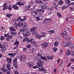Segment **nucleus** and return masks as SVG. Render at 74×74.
I'll list each match as a JSON object with an SVG mask.
<instances>
[{
    "instance_id": "49",
    "label": "nucleus",
    "mask_w": 74,
    "mask_h": 74,
    "mask_svg": "<svg viewBox=\"0 0 74 74\" xmlns=\"http://www.w3.org/2000/svg\"><path fill=\"white\" fill-rule=\"evenodd\" d=\"M53 51H54V52H56V51H57V48H56V47L53 48Z\"/></svg>"
},
{
    "instance_id": "5",
    "label": "nucleus",
    "mask_w": 74,
    "mask_h": 74,
    "mask_svg": "<svg viewBox=\"0 0 74 74\" xmlns=\"http://www.w3.org/2000/svg\"><path fill=\"white\" fill-rule=\"evenodd\" d=\"M13 65L15 68H17L18 65H17V58H15L13 62Z\"/></svg>"
},
{
    "instance_id": "31",
    "label": "nucleus",
    "mask_w": 74,
    "mask_h": 74,
    "mask_svg": "<svg viewBox=\"0 0 74 74\" xmlns=\"http://www.w3.org/2000/svg\"><path fill=\"white\" fill-rule=\"evenodd\" d=\"M4 27L1 26L0 27V30L1 31H4Z\"/></svg>"
},
{
    "instance_id": "52",
    "label": "nucleus",
    "mask_w": 74,
    "mask_h": 74,
    "mask_svg": "<svg viewBox=\"0 0 74 74\" xmlns=\"http://www.w3.org/2000/svg\"><path fill=\"white\" fill-rule=\"evenodd\" d=\"M46 19L47 22H51V19Z\"/></svg>"
},
{
    "instance_id": "64",
    "label": "nucleus",
    "mask_w": 74,
    "mask_h": 74,
    "mask_svg": "<svg viewBox=\"0 0 74 74\" xmlns=\"http://www.w3.org/2000/svg\"><path fill=\"white\" fill-rule=\"evenodd\" d=\"M11 72V71H8V72H7V74H11L10 73Z\"/></svg>"
},
{
    "instance_id": "36",
    "label": "nucleus",
    "mask_w": 74,
    "mask_h": 74,
    "mask_svg": "<svg viewBox=\"0 0 74 74\" xmlns=\"http://www.w3.org/2000/svg\"><path fill=\"white\" fill-rule=\"evenodd\" d=\"M55 33V31L53 30H51L49 31V34H53V33Z\"/></svg>"
},
{
    "instance_id": "40",
    "label": "nucleus",
    "mask_w": 74,
    "mask_h": 74,
    "mask_svg": "<svg viewBox=\"0 0 74 74\" xmlns=\"http://www.w3.org/2000/svg\"><path fill=\"white\" fill-rule=\"evenodd\" d=\"M14 44L16 45H17V46H18V45L19 44V42L18 41L16 40L15 42L14 43Z\"/></svg>"
},
{
    "instance_id": "26",
    "label": "nucleus",
    "mask_w": 74,
    "mask_h": 74,
    "mask_svg": "<svg viewBox=\"0 0 74 74\" xmlns=\"http://www.w3.org/2000/svg\"><path fill=\"white\" fill-rule=\"evenodd\" d=\"M54 45L55 47H58L59 45V42H55L54 44Z\"/></svg>"
},
{
    "instance_id": "32",
    "label": "nucleus",
    "mask_w": 74,
    "mask_h": 74,
    "mask_svg": "<svg viewBox=\"0 0 74 74\" xmlns=\"http://www.w3.org/2000/svg\"><path fill=\"white\" fill-rule=\"evenodd\" d=\"M63 3V2L62 1H60L58 2V5H62Z\"/></svg>"
},
{
    "instance_id": "13",
    "label": "nucleus",
    "mask_w": 74,
    "mask_h": 74,
    "mask_svg": "<svg viewBox=\"0 0 74 74\" xmlns=\"http://www.w3.org/2000/svg\"><path fill=\"white\" fill-rule=\"evenodd\" d=\"M17 5H23L25 4V2H17Z\"/></svg>"
},
{
    "instance_id": "51",
    "label": "nucleus",
    "mask_w": 74,
    "mask_h": 74,
    "mask_svg": "<svg viewBox=\"0 0 74 74\" xmlns=\"http://www.w3.org/2000/svg\"><path fill=\"white\" fill-rule=\"evenodd\" d=\"M23 37H26L27 36V35H26V34L24 33H23Z\"/></svg>"
},
{
    "instance_id": "48",
    "label": "nucleus",
    "mask_w": 74,
    "mask_h": 74,
    "mask_svg": "<svg viewBox=\"0 0 74 74\" xmlns=\"http://www.w3.org/2000/svg\"><path fill=\"white\" fill-rule=\"evenodd\" d=\"M38 63H43V62H42L40 59H39L38 60Z\"/></svg>"
},
{
    "instance_id": "35",
    "label": "nucleus",
    "mask_w": 74,
    "mask_h": 74,
    "mask_svg": "<svg viewBox=\"0 0 74 74\" xmlns=\"http://www.w3.org/2000/svg\"><path fill=\"white\" fill-rule=\"evenodd\" d=\"M36 38H37L38 39H40L41 38H42V37L41 35H37V36H36Z\"/></svg>"
},
{
    "instance_id": "42",
    "label": "nucleus",
    "mask_w": 74,
    "mask_h": 74,
    "mask_svg": "<svg viewBox=\"0 0 74 74\" xmlns=\"http://www.w3.org/2000/svg\"><path fill=\"white\" fill-rule=\"evenodd\" d=\"M34 59L36 61H37V60H38L39 59H38V57L37 56H36Z\"/></svg>"
},
{
    "instance_id": "2",
    "label": "nucleus",
    "mask_w": 74,
    "mask_h": 74,
    "mask_svg": "<svg viewBox=\"0 0 74 74\" xmlns=\"http://www.w3.org/2000/svg\"><path fill=\"white\" fill-rule=\"evenodd\" d=\"M22 27L23 29H21L20 30V31L21 33H23L25 32V31L29 29V26L27 25V23H24Z\"/></svg>"
},
{
    "instance_id": "4",
    "label": "nucleus",
    "mask_w": 74,
    "mask_h": 74,
    "mask_svg": "<svg viewBox=\"0 0 74 74\" xmlns=\"http://www.w3.org/2000/svg\"><path fill=\"white\" fill-rule=\"evenodd\" d=\"M19 59L21 62H24L26 60V58L24 55H21L20 56Z\"/></svg>"
},
{
    "instance_id": "25",
    "label": "nucleus",
    "mask_w": 74,
    "mask_h": 74,
    "mask_svg": "<svg viewBox=\"0 0 74 74\" xmlns=\"http://www.w3.org/2000/svg\"><path fill=\"white\" fill-rule=\"evenodd\" d=\"M71 53V51H69V50H67V52L66 53V55L67 56H69L70 55V53Z\"/></svg>"
},
{
    "instance_id": "23",
    "label": "nucleus",
    "mask_w": 74,
    "mask_h": 74,
    "mask_svg": "<svg viewBox=\"0 0 74 74\" xmlns=\"http://www.w3.org/2000/svg\"><path fill=\"white\" fill-rule=\"evenodd\" d=\"M38 69L39 71H45V69L43 68H40Z\"/></svg>"
},
{
    "instance_id": "28",
    "label": "nucleus",
    "mask_w": 74,
    "mask_h": 74,
    "mask_svg": "<svg viewBox=\"0 0 74 74\" xmlns=\"http://www.w3.org/2000/svg\"><path fill=\"white\" fill-rule=\"evenodd\" d=\"M40 58L41 59H42V60H47V57L44 56H42Z\"/></svg>"
},
{
    "instance_id": "30",
    "label": "nucleus",
    "mask_w": 74,
    "mask_h": 74,
    "mask_svg": "<svg viewBox=\"0 0 74 74\" xmlns=\"http://www.w3.org/2000/svg\"><path fill=\"white\" fill-rule=\"evenodd\" d=\"M12 16V14H6V16L7 18H10V17Z\"/></svg>"
},
{
    "instance_id": "47",
    "label": "nucleus",
    "mask_w": 74,
    "mask_h": 74,
    "mask_svg": "<svg viewBox=\"0 0 74 74\" xmlns=\"http://www.w3.org/2000/svg\"><path fill=\"white\" fill-rule=\"evenodd\" d=\"M31 7V5H29L27 6V10H29V8H30Z\"/></svg>"
},
{
    "instance_id": "45",
    "label": "nucleus",
    "mask_w": 74,
    "mask_h": 74,
    "mask_svg": "<svg viewBox=\"0 0 74 74\" xmlns=\"http://www.w3.org/2000/svg\"><path fill=\"white\" fill-rule=\"evenodd\" d=\"M47 19H46L44 21L43 23H44V24H47Z\"/></svg>"
},
{
    "instance_id": "58",
    "label": "nucleus",
    "mask_w": 74,
    "mask_h": 74,
    "mask_svg": "<svg viewBox=\"0 0 74 74\" xmlns=\"http://www.w3.org/2000/svg\"><path fill=\"white\" fill-rule=\"evenodd\" d=\"M71 55L74 57V51L72 52L71 53Z\"/></svg>"
},
{
    "instance_id": "34",
    "label": "nucleus",
    "mask_w": 74,
    "mask_h": 74,
    "mask_svg": "<svg viewBox=\"0 0 74 74\" xmlns=\"http://www.w3.org/2000/svg\"><path fill=\"white\" fill-rule=\"evenodd\" d=\"M70 44V42H69L68 43L65 42L64 44V46L66 47V46H69V45Z\"/></svg>"
},
{
    "instance_id": "43",
    "label": "nucleus",
    "mask_w": 74,
    "mask_h": 74,
    "mask_svg": "<svg viewBox=\"0 0 74 74\" xmlns=\"http://www.w3.org/2000/svg\"><path fill=\"white\" fill-rule=\"evenodd\" d=\"M4 36H1L0 40L1 41H2V40H4Z\"/></svg>"
},
{
    "instance_id": "44",
    "label": "nucleus",
    "mask_w": 74,
    "mask_h": 74,
    "mask_svg": "<svg viewBox=\"0 0 74 74\" xmlns=\"http://www.w3.org/2000/svg\"><path fill=\"white\" fill-rule=\"evenodd\" d=\"M53 4H54V5L55 7V8H56H56H57V5H56V3L54 2L53 3Z\"/></svg>"
},
{
    "instance_id": "61",
    "label": "nucleus",
    "mask_w": 74,
    "mask_h": 74,
    "mask_svg": "<svg viewBox=\"0 0 74 74\" xmlns=\"http://www.w3.org/2000/svg\"><path fill=\"white\" fill-rule=\"evenodd\" d=\"M33 34H34V35L36 37V36H37L38 35V34L36 33H34V32L33 33Z\"/></svg>"
},
{
    "instance_id": "20",
    "label": "nucleus",
    "mask_w": 74,
    "mask_h": 74,
    "mask_svg": "<svg viewBox=\"0 0 74 74\" xmlns=\"http://www.w3.org/2000/svg\"><path fill=\"white\" fill-rule=\"evenodd\" d=\"M17 26H19V27H20V26H21V27H22V26H23V23L22 22H19V23H18L17 24Z\"/></svg>"
},
{
    "instance_id": "21",
    "label": "nucleus",
    "mask_w": 74,
    "mask_h": 74,
    "mask_svg": "<svg viewBox=\"0 0 74 74\" xmlns=\"http://www.w3.org/2000/svg\"><path fill=\"white\" fill-rule=\"evenodd\" d=\"M25 33L27 36H28L29 35H30V32L29 30H27L25 31Z\"/></svg>"
},
{
    "instance_id": "14",
    "label": "nucleus",
    "mask_w": 74,
    "mask_h": 74,
    "mask_svg": "<svg viewBox=\"0 0 74 74\" xmlns=\"http://www.w3.org/2000/svg\"><path fill=\"white\" fill-rule=\"evenodd\" d=\"M1 70L4 73H6V72H7V70L4 67V66L2 67V69H1Z\"/></svg>"
},
{
    "instance_id": "38",
    "label": "nucleus",
    "mask_w": 74,
    "mask_h": 74,
    "mask_svg": "<svg viewBox=\"0 0 74 74\" xmlns=\"http://www.w3.org/2000/svg\"><path fill=\"white\" fill-rule=\"evenodd\" d=\"M7 8L8 9V10H12V7L10 5H9L8 7V6Z\"/></svg>"
},
{
    "instance_id": "10",
    "label": "nucleus",
    "mask_w": 74,
    "mask_h": 74,
    "mask_svg": "<svg viewBox=\"0 0 74 74\" xmlns=\"http://www.w3.org/2000/svg\"><path fill=\"white\" fill-rule=\"evenodd\" d=\"M32 62H29L28 64V66L30 68H33L34 66Z\"/></svg>"
},
{
    "instance_id": "41",
    "label": "nucleus",
    "mask_w": 74,
    "mask_h": 74,
    "mask_svg": "<svg viewBox=\"0 0 74 74\" xmlns=\"http://www.w3.org/2000/svg\"><path fill=\"white\" fill-rule=\"evenodd\" d=\"M23 18H24L21 19V21H22V22H23L24 21H25V19H26V17H25V16H24Z\"/></svg>"
},
{
    "instance_id": "8",
    "label": "nucleus",
    "mask_w": 74,
    "mask_h": 74,
    "mask_svg": "<svg viewBox=\"0 0 74 74\" xmlns=\"http://www.w3.org/2000/svg\"><path fill=\"white\" fill-rule=\"evenodd\" d=\"M3 10H7V8L8 7V5L7 3H5L3 5Z\"/></svg>"
},
{
    "instance_id": "37",
    "label": "nucleus",
    "mask_w": 74,
    "mask_h": 74,
    "mask_svg": "<svg viewBox=\"0 0 74 74\" xmlns=\"http://www.w3.org/2000/svg\"><path fill=\"white\" fill-rule=\"evenodd\" d=\"M29 40V38H26L23 39V42H25L26 41H27Z\"/></svg>"
},
{
    "instance_id": "6",
    "label": "nucleus",
    "mask_w": 74,
    "mask_h": 74,
    "mask_svg": "<svg viewBox=\"0 0 74 74\" xmlns=\"http://www.w3.org/2000/svg\"><path fill=\"white\" fill-rule=\"evenodd\" d=\"M30 40L31 44H34V45L35 46L37 45V42H36V41H34V39L33 38H31Z\"/></svg>"
},
{
    "instance_id": "18",
    "label": "nucleus",
    "mask_w": 74,
    "mask_h": 74,
    "mask_svg": "<svg viewBox=\"0 0 74 74\" xmlns=\"http://www.w3.org/2000/svg\"><path fill=\"white\" fill-rule=\"evenodd\" d=\"M41 36L42 37H46V34H45V33L44 32H41Z\"/></svg>"
},
{
    "instance_id": "1",
    "label": "nucleus",
    "mask_w": 74,
    "mask_h": 74,
    "mask_svg": "<svg viewBox=\"0 0 74 74\" xmlns=\"http://www.w3.org/2000/svg\"><path fill=\"white\" fill-rule=\"evenodd\" d=\"M32 15L34 18H36L38 16V17H40L41 14L39 12H36V11H32L31 12Z\"/></svg>"
},
{
    "instance_id": "63",
    "label": "nucleus",
    "mask_w": 74,
    "mask_h": 74,
    "mask_svg": "<svg viewBox=\"0 0 74 74\" xmlns=\"http://www.w3.org/2000/svg\"><path fill=\"white\" fill-rule=\"evenodd\" d=\"M68 29V30L69 31V32H72V31H71V28L69 29Z\"/></svg>"
},
{
    "instance_id": "53",
    "label": "nucleus",
    "mask_w": 74,
    "mask_h": 74,
    "mask_svg": "<svg viewBox=\"0 0 74 74\" xmlns=\"http://www.w3.org/2000/svg\"><path fill=\"white\" fill-rule=\"evenodd\" d=\"M30 47H31V46H30V44H28L27 45V48H30Z\"/></svg>"
},
{
    "instance_id": "11",
    "label": "nucleus",
    "mask_w": 74,
    "mask_h": 74,
    "mask_svg": "<svg viewBox=\"0 0 74 74\" xmlns=\"http://www.w3.org/2000/svg\"><path fill=\"white\" fill-rule=\"evenodd\" d=\"M67 32H64L63 33H62V36L63 38H66L67 37Z\"/></svg>"
},
{
    "instance_id": "7",
    "label": "nucleus",
    "mask_w": 74,
    "mask_h": 74,
    "mask_svg": "<svg viewBox=\"0 0 74 74\" xmlns=\"http://www.w3.org/2000/svg\"><path fill=\"white\" fill-rule=\"evenodd\" d=\"M42 48H46L48 46V43L47 42H44L42 44Z\"/></svg>"
},
{
    "instance_id": "46",
    "label": "nucleus",
    "mask_w": 74,
    "mask_h": 74,
    "mask_svg": "<svg viewBox=\"0 0 74 74\" xmlns=\"http://www.w3.org/2000/svg\"><path fill=\"white\" fill-rule=\"evenodd\" d=\"M11 34H12V35H15V34H16V32H11Z\"/></svg>"
},
{
    "instance_id": "16",
    "label": "nucleus",
    "mask_w": 74,
    "mask_h": 74,
    "mask_svg": "<svg viewBox=\"0 0 74 74\" xmlns=\"http://www.w3.org/2000/svg\"><path fill=\"white\" fill-rule=\"evenodd\" d=\"M69 47L71 48H73L74 47V44L73 43H70L69 44Z\"/></svg>"
},
{
    "instance_id": "22",
    "label": "nucleus",
    "mask_w": 74,
    "mask_h": 74,
    "mask_svg": "<svg viewBox=\"0 0 74 74\" xmlns=\"http://www.w3.org/2000/svg\"><path fill=\"white\" fill-rule=\"evenodd\" d=\"M10 66L11 65L10 64H7V67L8 69L9 70H11V68H10Z\"/></svg>"
},
{
    "instance_id": "50",
    "label": "nucleus",
    "mask_w": 74,
    "mask_h": 74,
    "mask_svg": "<svg viewBox=\"0 0 74 74\" xmlns=\"http://www.w3.org/2000/svg\"><path fill=\"white\" fill-rule=\"evenodd\" d=\"M38 56H40L41 58L42 56V55L40 53H38Z\"/></svg>"
},
{
    "instance_id": "19",
    "label": "nucleus",
    "mask_w": 74,
    "mask_h": 74,
    "mask_svg": "<svg viewBox=\"0 0 74 74\" xmlns=\"http://www.w3.org/2000/svg\"><path fill=\"white\" fill-rule=\"evenodd\" d=\"M9 29L11 32H15V29H14L12 27H9Z\"/></svg>"
},
{
    "instance_id": "29",
    "label": "nucleus",
    "mask_w": 74,
    "mask_h": 74,
    "mask_svg": "<svg viewBox=\"0 0 74 74\" xmlns=\"http://www.w3.org/2000/svg\"><path fill=\"white\" fill-rule=\"evenodd\" d=\"M42 63H37V65L38 66V67H42Z\"/></svg>"
},
{
    "instance_id": "15",
    "label": "nucleus",
    "mask_w": 74,
    "mask_h": 74,
    "mask_svg": "<svg viewBox=\"0 0 74 74\" xmlns=\"http://www.w3.org/2000/svg\"><path fill=\"white\" fill-rule=\"evenodd\" d=\"M12 7L13 8H14V9L16 10H18V7L16 5H14L12 6Z\"/></svg>"
},
{
    "instance_id": "3",
    "label": "nucleus",
    "mask_w": 74,
    "mask_h": 74,
    "mask_svg": "<svg viewBox=\"0 0 74 74\" xmlns=\"http://www.w3.org/2000/svg\"><path fill=\"white\" fill-rule=\"evenodd\" d=\"M4 36L5 37H7V38H6V40L7 41H10V39H11L12 38V35H9L8 34H5L4 35Z\"/></svg>"
},
{
    "instance_id": "59",
    "label": "nucleus",
    "mask_w": 74,
    "mask_h": 74,
    "mask_svg": "<svg viewBox=\"0 0 74 74\" xmlns=\"http://www.w3.org/2000/svg\"><path fill=\"white\" fill-rule=\"evenodd\" d=\"M67 27L68 28V29H71V26H67Z\"/></svg>"
},
{
    "instance_id": "39",
    "label": "nucleus",
    "mask_w": 74,
    "mask_h": 74,
    "mask_svg": "<svg viewBox=\"0 0 74 74\" xmlns=\"http://www.w3.org/2000/svg\"><path fill=\"white\" fill-rule=\"evenodd\" d=\"M65 1L66 4H69V3H71L70 1V0H65Z\"/></svg>"
},
{
    "instance_id": "60",
    "label": "nucleus",
    "mask_w": 74,
    "mask_h": 74,
    "mask_svg": "<svg viewBox=\"0 0 74 74\" xmlns=\"http://www.w3.org/2000/svg\"><path fill=\"white\" fill-rule=\"evenodd\" d=\"M38 67V66H34L33 68V69H36V68H37Z\"/></svg>"
},
{
    "instance_id": "54",
    "label": "nucleus",
    "mask_w": 74,
    "mask_h": 74,
    "mask_svg": "<svg viewBox=\"0 0 74 74\" xmlns=\"http://www.w3.org/2000/svg\"><path fill=\"white\" fill-rule=\"evenodd\" d=\"M17 21H18L19 22L21 21V18L18 17L17 18Z\"/></svg>"
},
{
    "instance_id": "55",
    "label": "nucleus",
    "mask_w": 74,
    "mask_h": 74,
    "mask_svg": "<svg viewBox=\"0 0 74 74\" xmlns=\"http://www.w3.org/2000/svg\"><path fill=\"white\" fill-rule=\"evenodd\" d=\"M8 55H9V56H11V57H12V56H14L13 54L12 53L8 54Z\"/></svg>"
},
{
    "instance_id": "62",
    "label": "nucleus",
    "mask_w": 74,
    "mask_h": 74,
    "mask_svg": "<svg viewBox=\"0 0 74 74\" xmlns=\"http://www.w3.org/2000/svg\"><path fill=\"white\" fill-rule=\"evenodd\" d=\"M69 39H70V38H69V37H67L66 38V41L69 40Z\"/></svg>"
},
{
    "instance_id": "24",
    "label": "nucleus",
    "mask_w": 74,
    "mask_h": 74,
    "mask_svg": "<svg viewBox=\"0 0 74 74\" xmlns=\"http://www.w3.org/2000/svg\"><path fill=\"white\" fill-rule=\"evenodd\" d=\"M37 28L36 27H34L32 28L31 29V32H33L34 30H37Z\"/></svg>"
},
{
    "instance_id": "27",
    "label": "nucleus",
    "mask_w": 74,
    "mask_h": 74,
    "mask_svg": "<svg viewBox=\"0 0 74 74\" xmlns=\"http://www.w3.org/2000/svg\"><path fill=\"white\" fill-rule=\"evenodd\" d=\"M37 11H38V12H42V13H44L45 12V10H42V9H38L37 10Z\"/></svg>"
},
{
    "instance_id": "56",
    "label": "nucleus",
    "mask_w": 74,
    "mask_h": 74,
    "mask_svg": "<svg viewBox=\"0 0 74 74\" xmlns=\"http://www.w3.org/2000/svg\"><path fill=\"white\" fill-rule=\"evenodd\" d=\"M39 17H38V16H37L36 18V19L37 21H39V20L40 19V18H39Z\"/></svg>"
},
{
    "instance_id": "9",
    "label": "nucleus",
    "mask_w": 74,
    "mask_h": 74,
    "mask_svg": "<svg viewBox=\"0 0 74 74\" xmlns=\"http://www.w3.org/2000/svg\"><path fill=\"white\" fill-rule=\"evenodd\" d=\"M0 48H1V50L3 51L4 52L6 51V47L4 46H1V44H0Z\"/></svg>"
},
{
    "instance_id": "57",
    "label": "nucleus",
    "mask_w": 74,
    "mask_h": 74,
    "mask_svg": "<svg viewBox=\"0 0 74 74\" xmlns=\"http://www.w3.org/2000/svg\"><path fill=\"white\" fill-rule=\"evenodd\" d=\"M57 15L59 17H61L62 16H61V15L60 14V13H57Z\"/></svg>"
},
{
    "instance_id": "17",
    "label": "nucleus",
    "mask_w": 74,
    "mask_h": 74,
    "mask_svg": "<svg viewBox=\"0 0 74 74\" xmlns=\"http://www.w3.org/2000/svg\"><path fill=\"white\" fill-rule=\"evenodd\" d=\"M6 60L8 63H11V61H12V59H10L9 58H7L6 59Z\"/></svg>"
},
{
    "instance_id": "33",
    "label": "nucleus",
    "mask_w": 74,
    "mask_h": 74,
    "mask_svg": "<svg viewBox=\"0 0 74 74\" xmlns=\"http://www.w3.org/2000/svg\"><path fill=\"white\" fill-rule=\"evenodd\" d=\"M47 58L49 60H51V59H53V56H47Z\"/></svg>"
},
{
    "instance_id": "12",
    "label": "nucleus",
    "mask_w": 74,
    "mask_h": 74,
    "mask_svg": "<svg viewBox=\"0 0 74 74\" xmlns=\"http://www.w3.org/2000/svg\"><path fill=\"white\" fill-rule=\"evenodd\" d=\"M40 6H41V8H42L43 10H45V9H46L47 8V6L45 4H44L43 5H42V4H41L40 5Z\"/></svg>"
}]
</instances>
